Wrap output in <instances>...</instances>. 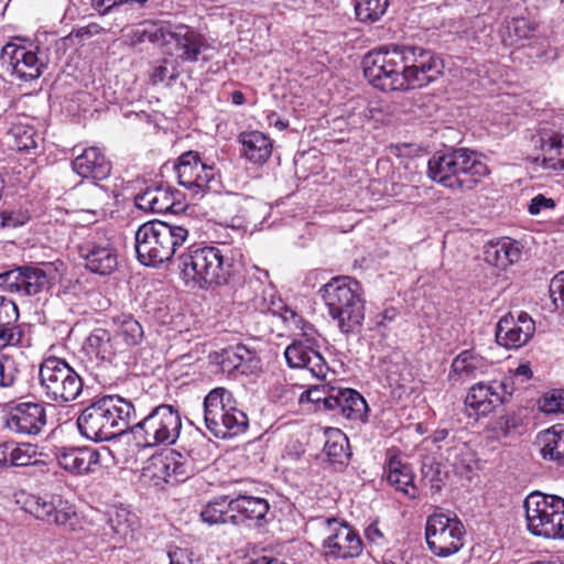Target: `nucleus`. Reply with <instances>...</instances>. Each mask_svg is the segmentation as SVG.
Returning a JSON list of instances; mask_svg holds the SVG:
<instances>
[{
	"instance_id": "58836bf2",
	"label": "nucleus",
	"mask_w": 564,
	"mask_h": 564,
	"mask_svg": "<svg viewBox=\"0 0 564 564\" xmlns=\"http://www.w3.org/2000/svg\"><path fill=\"white\" fill-rule=\"evenodd\" d=\"M480 367V360L471 351L464 350L452 362L448 380L452 384H462L474 378Z\"/></svg>"
},
{
	"instance_id": "f03ea898",
	"label": "nucleus",
	"mask_w": 564,
	"mask_h": 564,
	"mask_svg": "<svg viewBox=\"0 0 564 564\" xmlns=\"http://www.w3.org/2000/svg\"><path fill=\"white\" fill-rule=\"evenodd\" d=\"M135 417L131 401L118 395H104L86 406L77 417L80 434L94 442L110 441L130 430Z\"/></svg>"
},
{
	"instance_id": "79ce46f5",
	"label": "nucleus",
	"mask_w": 564,
	"mask_h": 564,
	"mask_svg": "<svg viewBox=\"0 0 564 564\" xmlns=\"http://www.w3.org/2000/svg\"><path fill=\"white\" fill-rule=\"evenodd\" d=\"M541 150L542 165L545 170H564V135L555 134L550 137L543 141Z\"/></svg>"
},
{
	"instance_id": "b1692460",
	"label": "nucleus",
	"mask_w": 564,
	"mask_h": 564,
	"mask_svg": "<svg viewBox=\"0 0 564 564\" xmlns=\"http://www.w3.org/2000/svg\"><path fill=\"white\" fill-rule=\"evenodd\" d=\"M54 457L61 468L76 476L94 473L100 463L99 451L89 446L55 447Z\"/></svg>"
},
{
	"instance_id": "6ab92c4d",
	"label": "nucleus",
	"mask_w": 564,
	"mask_h": 564,
	"mask_svg": "<svg viewBox=\"0 0 564 564\" xmlns=\"http://www.w3.org/2000/svg\"><path fill=\"white\" fill-rule=\"evenodd\" d=\"M47 423L43 402L25 401L12 405L8 412L6 427L21 436L39 435Z\"/></svg>"
},
{
	"instance_id": "2eb2a0df",
	"label": "nucleus",
	"mask_w": 564,
	"mask_h": 564,
	"mask_svg": "<svg viewBox=\"0 0 564 564\" xmlns=\"http://www.w3.org/2000/svg\"><path fill=\"white\" fill-rule=\"evenodd\" d=\"M304 332L302 337L293 340L284 351L290 368L306 369L313 377L324 379L329 370L327 362L319 352V338L315 332Z\"/></svg>"
},
{
	"instance_id": "0e129e2a",
	"label": "nucleus",
	"mask_w": 564,
	"mask_h": 564,
	"mask_svg": "<svg viewBox=\"0 0 564 564\" xmlns=\"http://www.w3.org/2000/svg\"><path fill=\"white\" fill-rule=\"evenodd\" d=\"M90 6L100 15H106L120 7V0H90Z\"/></svg>"
},
{
	"instance_id": "13d9d810",
	"label": "nucleus",
	"mask_w": 564,
	"mask_h": 564,
	"mask_svg": "<svg viewBox=\"0 0 564 564\" xmlns=\"http://www.w3.org/2000/svg\"><path fill=\"white\" fill-rule=\"evenodd\" d=\"M170 564H202L199 558L187 549L175 547L169 552Z\"/></svg>"
},
{
	"instance_id": "72a5a7b5",
	"label": "nucleus",
	"mask_w": 564,
	"mask_h": 564,
	"mask_svg": "<svg viewBox=\"0 0 564 564\" xmlns=\"http://www.w3.org/2000/svg\"><path fill=\"white\" fill-rule=\"evenodd\" d=\"M115 323L117 329L113 334L130 358V349L140 345L144 338L143 327L140 322L130 314L118 316Z\"/></svg>"
},
{
	"instance_id": "7ed1b4c3",
	"label": "nucleus",
	"mask_w": 564,
	"mask_h": 564,
	"mask_svg": "<svg viewBox=\"0 0 564 564\" xmlns=\"http://www.w3.org/2000/svg\"><path fill=\"white\" fill-rule=\"evenodd\" d=\"M329 317L340 333H355L365 319V299L361 284L348 275L332 278L319 290Z\"/></svg>"
},
{
	"instance_id": "9b49d317",
	"label": "nucleus",
	"mask_w": 564,
	"mask_h": 564,
	"mask_svg": "<svg viewBox=\"0 0 564 564\" xmlns=\"http://www.w3.org/2000/svg\"><path fill=\"white\" fill-rule=\"evenodd\" d=\"M316 520L325 533L322 542V556L325 562L350 561L362 554L364 542L347 521L336 517H319Z\"/></svg>"
},
{
	"instance_id": "ea45409f",
	"label": "nucleus",
	"mask_w": 564,
	"mask_h": 564,
	"mask_svg": "<svg viewBox=\"0 0 564 564\" xmlns=\"http://www.w3.org/2000/svg\"><path fill=\"white\" fill-rule=\"evenodd\" d=\"M523 246L520 241L501 237L496 240V269L507 271L522 258Z\"/></svg>"
},
{
	"instance_id": "6e6552de",
	"label": "nucleus",
	"mask_w": 564,
	"mask_h": 564,
	"mask_svg": "<svg viewBox=\"0 0 564 564\" xmlns=\"http://www.w3.org/2000/svg\"><path fill=\"white\" fill-rule=\"evenodd\" d=\"M130 431L143 447L169 446L176 443L182 431L180 408L175 404H159L139 422L132 423Z\"/></svg>"
},
{
	"instance_id": "3c124183",
	"label": "nucleus",
	"mask_w": 564,
	"mask_h": 564,
	"mask_svg": "<svg viewBox=\"0 0 564 564\" xmlns=\"http://www.w3.org/2000/svg\"><path fill=\"white\" fill-rule=\"evenodd\" d=\"M387 381L390 387L403 388L410 382V372L404 362L386 364Z\"/></svg>"
},
{
	"instance_id": "a878e982",
	"label": "nucleus",
	"mask_w": 564,
	"mask_h": 564,
	"mask_svg": "<svg viewBox=\"0 0 564 564\" xmlns=\"http://www.w3.org/2000/svg\"><path fill=\"white\" fill-rule=\"evenodd\" d=\"M534 332V321L521 312L512 327H508V318L499 319L496 325V344L506 348H520L529 341Z\"/></svg>"
},
{
	"instance_id": "4d7b16f0",
	"label": "nucleus",
	"mask_w": 564,
	"mask_h": 564,
	"mask_svg": "<svg viewBox=\"0 0 564 564\" xmlns=\"http://www.w3.org/2000/svg\"><path fill=\"white\" fill-rule=\"evenodd\" d=\"M14 137L18 150H31L37 147L35 132L32 128H15Z\"/></svg>"
},
{
	"instance_id": "a19ab883",
	"label": "nucleus",
	"mask_w": 564,
	"mask_h": 564,
	"mask_svg": "<svg viewBox=\"0 0 564 564\" xmlns=\"http://www.w3.org/2000/svg\"><path fill=\"white\" fill-rule=\"evenodd\" d=\"M107 523L119 540H126L132 536L138 525V518L127 508L120 507L108 512Z\"/></svg>"
},
{
	"instance_id": "412c9836",
	"label": "nucleus",
	"mask_w": 564,
	"mask_h": 564,
	"mask_svg": "<svg viewBox=\"0 0 564 564\" xmlns=\"http://www.w3.org/2000/svg\"><path fill=\"white\" fill-rule=\"evenodd\" d=\"M50 63V48L35 44L34 47L14 46L10 55L12 75L22 82L37 79Z\"/></svg>"
},
{
	"instance_id": "aec40b11",
	"label": "nucleus",
	"mask_w": 564,
	"mask_h": 564,
	"mask_svg": "<svg viewBox=\"0 0 564 564\" xmlns=\"http://www.w3.org/2000/svg\"><path fill=\"white\" fill-rule=\"evenodd\" d=\"M270 505L267 499L248 495L247 492H234L232 525L250 530H259L268 524Z\"/></svg>"
},
{
	"instance_id": "cd10ccee",
	"label": "nucleus",
	"mask_w": 564,
	"mask_h": 564,
	"mask_svg": "<svg viewBox=\"0 0 564 564\" xmlns=\"http://www.w3.org/2000/svg\"><path fill=\"white\" fill-rule=\"evenodd\" d=\"M19 310L13 301H0V350L20 346L23 330L18 325Z\"/></svg>"
},
{
	"instance_id": "473e14b6",
	"label": "nucleus",
	"mask_w": 564,
	"mask_h": 564,
	"mask_svg": "<svg viewBox=\"0 0 564 564\" xmlns=\"http://www.w3.org/2000/svg\"><path fill=\"white\" fill-rule=\"evenodd\" d=\"M166 484L176 485L185 481L195 473L194 459L174 449L163 453Z\"/></svg>"
},
{
	"instance_id": "ddd939ff",
	"label": "nucleus",
	"mask_w": 564,
	"mask_h": 564,
	"mask_svg": "<svg viewBox=\"0 0 564 564\" xmlns=\"http://www.w3.org/2000/svg\"><path fill=\"white\" fill-rule=\"evenodd\" d=\"M361 64L365 77L373 87L382 91L405 90L395 45L368 52Z\"/></svg>"
},
{
	"instance_id": "e433bc0d",
	"label": "nucleus",
	"mask_w": 564,
	"mask_h": 564,
	"mask_svg": "<svg viewBox=\"0 0 564 564\" xmlns=\"http://www.w3.org/2000/svg\"><path fill=\"white\" fill-rule=\"evenodd\" d=\"M536 23L524 17L507 20L500 30L501 41L506 46L531 39L536 31Z\"/></svg>"
},
{
	"instance_id": "f704fd0d",
	"label": "nucleus",
	"mask_w": 564,
	"mask_h": 564,
	"mask_svg": "<svg viewBox=\"0 0 564 564\" xmlns=\"http://www.w3.org/2000/svg\"><path fill=\"white\" fill-rule=\"evenodd\" d=\"M386 473L387 480L391 486L411 499L416 498L417 489L414 485V475L409 465L402 464L393 457L389 460Z\"/></svg>"
},
{
	"instance_id": "c85d7f7f",
	"label": "nucleus",
	"mask_w": 564,
	"mask_h": 564,
	"mask_svg": "<svg viewBox=\"0 0 564 564\" xmlns=\"http://www.w3.org/2000/svg\"><path fill=\"white\" fill-rule=\"evenodd\" d=\"M241 143V154L253 164L265 163L272 153L271 139L258 130L241 132L238 137Z\"/></svg>"
},
{
	"instance_id": "4c0bfd02",
	"label": "nucleus",
	"mask_w": 564,
	"mask_h": 564,
	"mask_svg": "<svg viewBox=\"0 0 564 564\" xmlns=\"http://www.w3.org/2000/svg\"><path fill=\"white\" fill-rule=\"evenodd\" d=\"M543 458L564 464V426L557 425L539 435Z\"/></svg>"
},
{
	"instance_id": "0eeeda50",
	"label": "nucleus",
	"mask_w": 564,
	"mask_h": 564,
	"mask_svg": "<svg viewBox=\"0 0 564 564\" xmlns=\"http://www.w3.org/2000/svg\"><path fill=\"white\" fill-rule=\"evenodd\" d=\"M204 421L217 438H231L246 432L249 420L236 406L232 393L225 388L213 389L204 399Z\"/></svg>"
},
{
	"instance_id": "de8ad7c7",
	"label": "nucleus",
	"mask_w": 564,
	"mask_h": 564,
	"mask_svg": "<svg viewBox=\"0 0 564 564\" xmlns=\"http://www.w3.org/2000/svg\"><path fill=\"white\" fill-rule=\"evenodd\" d=\"M153 185L158 196L155 199L160 207V213H176V203H180L181 193L169 185H164L163 183H155Z\"/></svg>"
},
{
	"instance_id": "f3484780",
	"label": "nucleus",
	"mask_w": 564,
	"mask_h": 564,
	"mask_svg": "<svg viewBox=\"0 0 564 564\" xmlns=\"http://www.w3.org/2000/svg\"><path fill=\"white\" fill-rule=\"evenodd\" d=\"M555 495H545L540 491H533L527 496L523 501L525 511V520L528 530L536 536H554L560 532L562 527H555L553 522V513Z\"/></svg>"
},
{
	"instance_id": "8fccbe9b",
	"label": "nucleus",
	"mask_w": 564,
	"mask_h": 564,
	"mask_svg": "<svg viewBox=\"0 0 564 564\" xmlns=\"http://www.w3.org/2000/svg\"><path fill=\"white\" fill-rule=\"evenodd\" d=\"M539 408L547 414L564 413V389L546 392L539 401Z\"/></svg>"
},
{
	"instance_id": "c03bdc74",
	"label": "nucleus",
	"mask_w": 564,
	"mask_h": 564,
	"mask_svg": "<svg viewBox=\"0 0 564 564\" xmlns=\"http://www.w3.org/2000/svg\"><path fill=\"white\" fill-rule=\"evenodd\" d=\"M446 462L457 475L465 476L473 469L474 454L466 443H458L446 449Z\"/></svg>"
},
{
	"instance_id": "5fc2aeb1",
	"label": "nucleus",
	"mask_w": 564,
	"mask_h": 564,
	"mask_svg": "<svg viewBox=\"0 0 564 564\" xmlns=\"http://www.w3.org/2000/svg\"><path fill=\"white\" fill-rule=\"evenodd\" d=\"M549 292L555 308L564 312V271L551 280Z\"/></svg>"
},
{
	"instance_id": "49530a36",
	"label": "nucleus",
	"mask_w": 564,
	"mask_h": 564,
	"mask_svg": "<svg viewBox=\"0 0 564 564\" xmlns=\"http://www.w3.org/2000/svg\"><path fill=\"white\" fill-rule=\"evenodd\" d=\"M37 449V445L13 441L12 467H25L44 463L42 459L43 453Z\"/></svg>"
},
{
	"instance_id": "09e8293b",
	"label": "nucleus",
	"mask_w": 564,
	"mask_h": 564,
	"mask_svg": "<svg viewBox=\"0 0 564 564\" xmlns=\"http://www.w3.org/2000/svg\"><path fill=\"white\" fill-rule=\"evenodd\" d=\"M163 460V453L153 455L148 459L147 465L142 469V477L151 481L154 486L166 484V477L164 474L165 465Z\"/></svg>"
},
{
	"instance_id": "393cba45",
	"label": "nucleus",
	"mask_w": 564,
	"mask_h": 564,
	"mask_svg": "<svg viewBox=\"0 0 564 564\" xmlns=\"http://www.w3.org/2000/svg\"><path fill=\"white\" fill-rule=\"evenodd\" d=\"M215 362L227 375H248L261 367L256 350L243 344L226 347L215 356Z\"/></svg>"
},
{
	"instance_id": "e2e57ef3",
	"label": "nucleus",
	"mask_w": 564,
	"mask_h": 564,
	"mask_svg": "<svg viewBox=\"0 0 564 564\" xmlns=\"http://www.w3.org/2000/svg\"><path fill=\"white\" fill-rule=\"evenodd\" d=\"M554 206L555 203L552 198H546L540 194L531 199L528 210L531 215H538L542 209L553 208Z\"/></svg>"
},
{
	"instance_id": "9d476101",
	"label": "nucleus",
	"mask_w": 564,
	"mask_h": 564,
	"mask_svg": "<svg viewBox=\"0 0 564 564\" xmlns=\"http://www.w3.org/2000/svg\"><path fill=\"white\" fill-rule=\"evenodd\" d=\"M404 88L415 89L435 82L444 69L443 61L431 50L416 45H395Z\"/></svg>"
},
{
	"instance_id": "5701e85b",
	"label": "nucleus",
	"mask_w": 564,
	"mask_h": 564,
	"mask_svg": "<svg viewBox=\"0 0 564 564\" xmlns=\"http://www.w3.org/2000/svg\"><path fill=\"white\" fill-rule=\"evenodd\" d=\"M24 506L35 518L57 525L66 524L75 516L73 508L61 496L32 495L26 498Z\"/></svg>"
},
{
	"instance_id": "a211bd4d",
	"label": "nucleus",
	"mask_w": 564,
	"mask_h": 564,
	"mask_svg": "<svg viewBox=\"0 0 564 564\" xmlns=\"http://www.w3.org/2000/svg\"><path fill=\"white\" fill-rule=\"evenodd\" d=\"M85 268L99 275H109L119 264L118 250L113 242L102 234L96 232L79 247Z\"/></svg>"
},
{
	"instance_id": "603ef678",
	"label": "nucleus",
	"mask_w": 564,
	"mask_h": 564,
	"mask_svg": "<svg viewBox=\"0 0 564 564\" xmlns=\"http://www.w3.org/2000/svg\"><path fill=\"white\" fill-rule=\"evenodd\" d=\"M19 370L14 359L8 355H0V388L12 387Z\"/></svg>"
},
{
	"instance_id": "052dcab7",
	"label": "nucleus",
	"mask_w": 564,
	"mask_h": 564,
	"mask_svg": "<svg viewBox=\"0 0 564 564\" xmlns=\"http://www.w3.org/2000/svg\"><path fill=\"white\" fill-rule=\"evenodd\" d=\"M553 501L555 502L554 513L552 516L553 522L555 523L556 528L561 525L562 529L557 534L554 536H549L547 539L562 540L564 539V499L557 496L553 498Z\"/></svg>"
},
{
	"instance_id": "864d4df0",
	"label": "nucleus",
	"mask_w": 564,
	"mask_h": 564,
	"mask_svg": "<svg viewBox=\"0 0 564 564\" xmlns=\"http://www.w3.org/2000/svg\"><path fill=\"white\" fill-rule=\"evenodd\" d=\"M155 197H158L154 185L151 184L135 195L134 205L137 208L147 213H160Z\"/></svg>"
},
{
	"instance_id": "2f4dec72",
	"label": "nucleus",
	"mask_w": 564,
	"mask_h": 564,
	"mask_svg": "<svg viewBox=\"0 0 564 564\" xmlns=\"http://www.w3.org/2000/svg\"><path fill=\"white\" fill-rule=\"evenodd\" d=\"M325 437L323 453L335 469H341L351 456L347 436L338 429L328 427L325 430Z\"/></svg>"
},
{
	"instance_id": "c756f323",
	"label": "nucleus",
	"mask_w": 564,
	"mask_h": 564,
	"mask_svg": "<svg viewBox=\"0 0 564 564\" xmlns=\"http://www.w3.org/2000/svg\"><path fill=\"white\" fill-rule=\"evenodd\" d=\"M492 397L494 390L490 383L474 384L465 399L468 416L476 421L488 417L494 412Z\"/></svg>"
},
{
	"instance_id": "dca6fc26",
	"label": "nucleus",
	"mask_w": 564,
	"mask_h": 564,
	"mask_svg": "<svg viewBox=\"0 0 564 564\" xmlns=\"http://www.w3.org/2000/svg\"><path fill=\"white\" fill-rule=\"evenodd\" d=\"M50 285L47 272L33 264L15 267L0 273V289L20 297L35 296L48 290Z\"/></svg>"
},
{
	"instance_id": "bb28decb",
	"label": "nucleus",
	"mask_w": 564,
	"mask_h": 564,
	"mask_svg": "<svg viewBox=\"0 0 564 564\" xmlns=\"http://www.w3.org/2000/svg\"><path fill=\"white\" fill-rule=\"evenodd\" d=\"M72 167L83 178L106 180L111 173V162L97 147L86 148L73 162Z\"/></svg>"
},
{
	"instance_id": "20e7f679",
	"label": "nucleus",
	"mask_w": 564,
	"mask_h": 564,
	"mask_svg": "<svg viewBox=\"0 0 564 564\" xmlns=\"http://www.w3.org/2000/svg\"><path fill=\"white\" fill-rule=\"evenodd\" d=\"M189 236L183 225L161 220L142 224L134 235L137 259L147 267L158 268L171 261Z\"/></svg>"
},
{
	"instance_id": "4be33fe9",
	"label": "nucleus",
	"mask_w": 564,
	"mask_h": 564,
	"mask_svg": "<svg viewBox=\"0 0 564 564\" xmlns=\"http://www.w3.org/2000/svg\"><path fill=\"white\" fill-rule=\"evenodd\" d=\"M84 348L99 362L113 367L124 366L130 359L115 334L105 328H95L86 338Z\"/></svg>"
},
{
	"instance_id": "39448f33",
	"label": "nucleus",
	"mask_w": 564,
	"mask_h": 564,
	"mask_svg": "<svg viewBox=\"0 0 564 564\" xmlns=\"http://www.w3.org/2000/svg\"><path fill=\"white\" fill-rule=\"evenodd\" d=\"M488 173L487 165L476 153L464 148L436 152L427 162L429 177L451 189L470 187L469 183H476Z\"/></svg>"
},
{
	"instance_id": "c9c22d12",
	"label": "nucleus",
	"mask_w": 564,
	"mask_h": 564,
	"mask_svg": "<svg viewBox=\"0 0 564 564\" xmlns=\"http://www.w3.org/2000/svg\"><path fill=\"white\" fill-rule=\"evenodd\" d=\"M232 502L234 494L215 497L202 509V520L209 525L232 524Z\"/></svg>"
},
{
	"instance_id": "f257e3e1",
	"label": "nucleus",
	"mask_w": 564,
	"mask_h": 564,
	"mask_svg": "<svg viewBox=\"0 0 564 564\" xmlns=\"http://www.w3.org/2000/svg\"><path fill=\"white\" fill-rule=\"evenodd\" d=\"M242 254L239 249L223 245H193L178 256L184 283L193 289L228 284L239 272Z\"/></svg>"
},
{
	"instance_id": "6e6d98bb",
	"label": "nucleus",
	"mask_w": 564,
	"mask_h": 564,
	"mask_svg": "<svg viewBox=\"0 0 564 564\" xmlns=\"http://www.w3.org/2000/svg\"><path fill=\"white\" fill-rule=\"evenodd\" d=\"M31 216L28 212L23 210H2L0 214V226L1 227H19L26 224Z\"/></svg>"
},
{
	"instance_id": "69168bd1",
	"label": "nucleus",
	"mask_w": 564,
	"mask_h": 564,
	"mask_svg": "<svg viewBox=\"0 0 564 564\" xmlns=\"http://www.w3.org/2000/svg\"><path fill=\"white\" fill-rule=\"evenodd\" d=\"M166 59L163 61L162 64L159 66H155L153 68V72L151 74V82L153 85H158L160 83H163L166 78L174 79V75H169V68L166 66Z\"/></svg>"
},
{
	"instance_id": "774afa93",
	"label": "nucleus",
	"mask_w": 564,
	"mask_h": 564,
	"mask_svg": "<svg viewBox=\"0 0 564 564\" xmlns=\"http://www.w3.org/2000/svg\"><path fill=\"white\" fill-rule=\"evenodd\" d=\"M13 441L0 444V467H12Z\"/></svg>"
},
{
	"instance_id": "4468645a",
	"label": "nucleus",
	"mask_w": 564,
	"mask_h": 564,
	"mask_svg": "<svg viewBox=\"0 0 564 564\" xmlns=\"http://www.w3.org/2000/svg\"><path fill=\"white\" fill-rule=\"evenodd\" d=\"M465 533L464 524L457 517L433 513L426 519V544L437 557L456 554L464 545Z\"/></svg>"
},
{
	"instance_id": "37998d69",
	"label": "nucleus",
	"mask_w": 564,
	"mask_h": 564,
	"mask_svg": "<svg viewBox=\"0 0 564 564\" xmlns=\"http://www.w3.org/2000/svg\"><path fill=\"white\" fill-rule=\"evenodd\" d=\"M336 389L326 384L313 386L301 393L300 403H312L315 411H333Z\"/></svg>"
},
{
	"instance_id": "f8f14e48",
	"label": "nucleus",
	"mask_w": 564,
	"mask_h": 564,
	"mask_svg": "<svg viewBox=\"0 0 564 564\" xmlns=\"http://www.w3.org/2000/svg\"><path fill=\"white\" fill-rule=\"evenodd\" d=\"M178 184L189 192L193 198H202L207 193L221 189V176L214 164L203 162L199 153L187 151L174 165Z\"/></svg>"
},
{
	"instance_id": "680f3d73",
	"label": "nucleus",
	"mask_w": 564,
	"mask_h": 564,
	"mask_svg": "<svg viewBox=\"0 0 564 564\" xmlns=\"http://www.w3.org/2000/svg\"><path fill=\"white\" fill-rule=\"evenodd\" d=\"M105 32V29L96 22L88 23L72 31L70 35L80 40L90 39L95 35Z\"/></svg>"
},
{
	"instance_id": "7c9ffc66",
	"label": "nucleus",
	"mask_w": 564,
	"mask_h": 564,
	"mask_svg": "<svg viewBox=\"0 0 564 564\" xmlns=\"http://www.w3.org/2000/svg\"><path fill=\"white\" fill-rule=\"evenodd\" d=\"M335 397L336 402L333 405V411H338V413L348 420H364L368 405L364 397L358 391L350 388H337Z\"/></svg>"
},
{
	"instance_id": "a18cd8bd",
	"label": "nucleus",
	"mask_w": 564,
	"mask_h": 564,
	"mask_svg": "<svg viewBox=\"0 0 564 564\" xmlns=\"http://www.w3.org/2000/svg\"><path fill=\"white\" fill-rule=\"evenodd\" d=\"M356 19L361 23L372 24L386 13L388 0H352Z\"/></svg>"
},
{
	"instance_id": "bf43d9fd",
	"label": "nucleus",
	"mask_w": 564,
	"mask_h": 564,
	"mask_svg": "<svg viewBox=\"0 0 564 564\" xmlns=\"http://www.w3.org/2000/svg\"><path fill=\"white\" fill-rule=\"evenodd\" d=\"M522 423V419L516 413L507 414L506 416H501L497 422L499 425V431L501 434L507 437L512 434Z\"/></svg>"
},
{
	"instance_id": "423d86ee",
	"label": "nucleus",
	"mask_w": 564,
	"mask_h": 564,
	"mask_svg": "<svg viewBox=\"0 0 564 564\" xmlns=\"http://www.w3.org/2000/svg\"><path fill=\"white\" fill-rule=\"evenodd\" d=\"M142 40L165 47L166 52L184 63H194L209 44L203 34L186 24L169 22L147 23Z\"/></svg>"
},
{
	"instance_id": "338daca9",
	"label": "nucleus",
	"mask_w": 564,
	"mask_h": 564,
	"mask_svg": "<svg viewBox=\"0 0 564 564\" xmlns=\"http://www.w3.org/2000/svg\"><path fill=\"white\" fill-rule=\"evenodd\" d=\"M365 536H366V539H367L370 543H375V544H378V545L383 544V541H384V535H383V533L380 531V529L378 528L377 522H372V523H370V524L365 529Z\"/></svg>"
},
{
	"instance_id": "1a4fd4ad",
	"label": "nucleus",
	"mask_w": 564,
	"mask_h": 564,
	"mask_svg": "<svg viewBox=\"0 0 564 564\" xmlns=\"http://www.w3.org/2000/svg\"><path fill=\"white\" fill-rule=\"evenodd\" d=\"M39 386L44 399L65 404L80 395L83 379L65 359L48 356L40 364Z\"/></svg>"
}]
</instances>
